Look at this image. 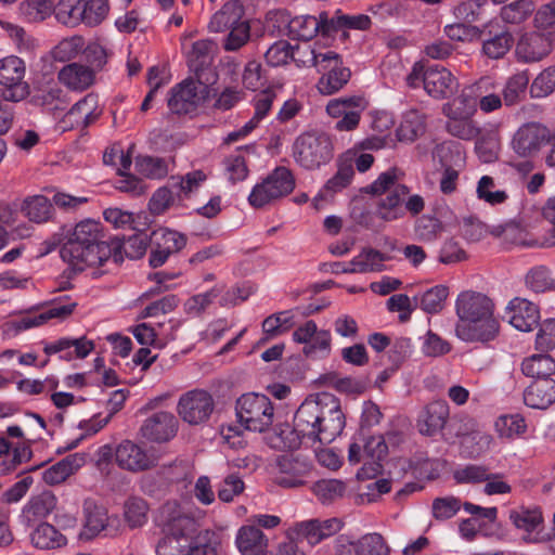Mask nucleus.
<instances>
[{"label":"nucleus","mask_w":555,"mask_h":555,"mask_svg":"<svg viewBox=\"0 0 555 555\" xmlns=\"http://www.w3.org/2000/svg\"><path fill=\"white\" fill-rule=\"evenodd\" d=\"M60 254L75 272H81L87 267L102 266L107 261L112 257V246L87 243L69 235L61 247Z\"/></svg>","instance_id":"423d86ee"},{"label":"nucleus","mask_w":555,"mask_h":555,"mask_svg":"<svg viewBox=\"0 0 555 555\" xmlns=\"http://www.w3.org/2000/svg\"><path fill=\"white\" fill-rule=\"evenodd\" d=\"M276 466L283 474L292 478L281 482V486H302L304 481L298 479L308 470V466L293 455H282L276 460Z\"/></svg>","instance_id":"c03bdc74"},{"label":"nucleus","mask_w":555,"mask_h":555,"mask_svg":"<svg viewBox=\"0 0 555 555\" xmlns=\"http://www.w3.org/2000/svg\"><path fill=\"white\" fill-rule=\"evenodd\" d=\"M190 69L194 74L193 80L198 87V91L206 99L209 94V87L215 85L218 80V74L215 68L211 66V63L203 66H198L197 64L189 65Z\"/></svg>","instance_id":"052dcab7"},{"label":"nucleus","mask_w":555,"mask_h":555,"mask_svg":"<svg viewBox=\"0 0 555 555\" xmlns=\"http://www.w3.org/2000/svg\"><path fill=\"white\" fill-rule=\"evenodd\" d=\"M31 544L39 550H55L67 544V538L53 525L41 521L30 532Z\"/></svg>","instance_id":"2f4dec72"},{"label":"nucleus","mask_w":555,"mask_h":555,"mask_svg":"<svg viewBox=\"0 0 555 555\" xmlns=\"http://www.w3.org/2000/svg\"><path fill=\"white\" fill-rule=\"evenodd\" d=\"M323 409L313 441L328 444L343 431L346 421L338 399L330 393H323Z\"/></svg>","instance_id":"9d476101"},{"label":"nucleus","mask_w":555,"mask_h":555,"mask_svg":"<svg viewBox=\"0 0 555 555\" xmlns=\"http://www.w3.org/2000/svg\"><path fill=\"white\" fill-rule=\"evenodd\" d=\"M70 236L83 240L87 243L109 244L105 240L101 223L91 219L77 223L70 233Z\"/></svg>","instance_id":"de8ad7c7"},{"label":"nucleus","mask_w":555,"mask_h":555,"mask_svg":"<svg viewBox=\"0 0 555 555\" xmlns=\"http://www.w3.org/2000/svg\"><path fill=\"white\" fill-rule=\"evenodd\" d=\"M533 11L532 4L528 0L514 1L501 9V18L509 24H519L524 22Z\"/></svg>","instance_id":"bf43d9fd"},{"label":"nucleus","mask_w":555,"mask_h":555,"mask_svg":"<svg viewBox=\"0 0 555 555\" xmlns=\"http://www.w3.org/2000/svg\"><path fill=\"white\" fill-rule=\"evenodd\" d=\"M52 204L43 195L27 197L22 205L24 215L36 223L48 221L52 216Z\"/></svg>","instance_id":"58836bf2"},{"label":"nucleus","mask_w":555,"mask_h":555,"mask_svg":"<svg viewBox=\"0 0 555 555\" xmlns=\"http://www.w3.org/2000/svg\"><path fill=\"white\" fill-rule=\"evenodd\" d=\"M457 79L452 73L441 66L434 65L426 68L424 89L433 98L447 99L457 90Z\"/></svg>","instance_id":"f3484780"},{"label":"nucleus","mask_w":555,"mask_h":555,"mask_svg":"<svg viewBox=\"0 0 555 555\" xmlns=\"http://www.w3.org/2000/svg\"><path fill=\"white\" fill-rule=\"evenodd\" d=\"M82 509L83 527L80 538L90 540L107 528L109 517L107 509L93 499H86Z\"/></svg>","instance_id":"412c9836"},{"label":"nucleus","mask_w":555,"mask_h":555,"mask_svg":"<svg viewBox=\"0 0 555 555\" xmlns=\"http://www.w3.org/2000/svg\"><path fill=\"white\" fill-rule=\"evenodd\" d=\"M235 413L238 424L249 431L266 433L274 423L273 403L264 395H242L235 402Z\"/></svg>","instance_id":"20e7f679"},{"label":"nucleus","mask_w":555,"mask_h":555,"mask_svg":"<svg viewBox=\"0 0 555 555\" xmlns=\"http://www.w3.org/2000/svg\"><path fill=\"white\" fill-rule=\"evenodd\" d=\"M550 141V131L538 122L521 126L513 138L514 151L522 157L532 156L540 147Z\"/></svg>","instance_id":"ddd939ff"},{"label":"nucleus","mask_w":555,"mask_h":555,"mask_svg":"<svg viewBox=\"0 0 555 555\" xmlns=\"http://www.w3.org/2000/svg\"><path fill=\"white\" fill-rule=\"evenodd\" d=\"M159 525L164 532L191 539L197 532V521L188 514L176 501L165 503L158 515Z\"/></svg>","instance_id":"9b49d317"},{"label":"nucleus","mask_w":555,"mask_h":555,"mask_svg":"<svg viewBox=\"0 0 555 555\" xmlns=\"http://www.w3.org/2000/svg\"><path fill=\"white\" fill-rule=\"evenodd\" d=\"M495 428L501 437L513 438L524 434L527 425L525 418L519 414L504 415L498 418Z\"/></svg>","instance_id":"680f3d73"},{"label":"nucleus","mask_w":555,"mask_h":555,"mask_svg":"<svg viewBox=\"0 0 555 555\" xmlns=\"http://www.w3.org/2000/svg\"><path fill=\"white\" fill-rule=\"evenodd\" d=\"M100 115L98 112V98L90 93L82 100L77 102L68 112V116H76L82 118L83 125L88 126L94 121Z\"/></svg>","instance_id":"864d4df0"},{"label":"nucleus","mask_w":555,"mask_h":555,"mask_svg":"<svg viewBox=\"0 0 555 555\" xmlns=\"http://www.w3.org/2000/svg\"><path fill=\"white\" fill-rule=\"evenodd\" d=\"M390 260V256L380 253L377 249L365 247L361 253L350 261L349 268H344L343 273H367L382 272L385 270V261Z\"/></svg>","instance_id":"c85d7f7f"},{"label":"nucleus","mask_w":555,"mask_h":555,"mask_svg":"<svg viewBox=\"0 0 555 555\" xmlns=\"http://www.w3.org/2000/svg\"><path fill=\"white\" fill-rule=\"evenodd\" d=\"M225 534L221 529H205L189 540V555H218L221 552Z\"/></svg>","instance_id":"bb28decb"},{"label":"nucleus","mask_w":555,"mask_h":555,"mask_svg":"<svg viewBox=\"0 0 555 555\" xmlns=\"http://www.w3.org/2000/svg\"><path fill=\"white\" fill-rule=\"evenodd\" d=\"M244 14L245 10L241 0H229L212 15L209 28L216 33L229 30L243 21Z\"/></svg>","instance_id":"7c9ffc66"},{"label":"nucleus","mask_w":555,"mask_h":555,"mask_svg":"<svg viewBox=\"0 0 555 555\" xmlns=\"http://www.w3.org/2000/svg\"><path fill=\"white\" fill-rule=\"evenodd\" d=\"M509 518L517 528L532 531L542 522V513L539 508L520 507L512 511Z\"/></svg>","instance_id":"6e6d98bb"},{"label":"nucleus","mask_w":555,"mask_h":555,"mask_svg":"<svg viewBox=\"0 0 555 555\" xmlns=\"http://www.w3.org/2000/svg\"><path fill=\"white\" fill-rule=\"evenodd\" d=\"M357 108H360V111H362L364 106L363 99L361 96L356 95L334 99L331 100L326 105V112L328 113L330 116L334 118H340V116L345 115L346 113L352 112Z\"/></svg>","instance_id":"338daca9"},{"label":"nucleus","mask_w":555,"mask_h":555,"mask_svg":"<svg viewBox=\"0 0 555 555\" xmlns=\"http://www.w3.org/2000/svg\"><path fill=\"white\" fill-rule=\"evenodd\" d=\"M485 80L481 79L477 85L466 87L462 90L461 94L452 102L446 103L443 106H449L452 109L462 113L463 115L472 116L477 106V91Z\"/></svg>","instance_id":"a18cd8bd"},{"label":"nucleus","mask_w":555,"mask_h":555,"mask_svg":"<svg viewBox=\"0 0 555 555\" xmlns=\"http://www.w3.org/2000/svg\"><path fill=\"white\" fill-rule=\"evenodd\" d=\"M250 37V25L246 20L230 28V33L224 41L227 51H236L242 48Z\"/></svg>","instance_id":"774afa93"},{"label":"nucleus","mask_w":555,"mask_h":555,"mask_svg":"<svg viewBox=\"0 0 555 555\" xmlns=\"http://www.w3.org/2000/svg\"><path fill=\"white\" fill-rule=\"evenodd\" d=\"M150 505L138 496L129 498L124 504V519L129 528L135 529L147 522Z\"/></svg>","instance_id":"e433bc0d"},{"label":"nucleus","mask_w":555,"mask_h":555,"mask_svg":"<svg viewBox=\"0 0 555 555\" xmlns=\"http://www.w3.org/2000/svg\"><path fill=\"white\" fill-rule=\"evenodd\" d=\"M212 410L214 400L205 390L189 391L178 402L179 415L191 425H197L207 421Z\"/></svg>","instance_id":"f8f14e48"},{"label":"nucleus","mask_w":555,"mask_h":555,"mask_svg":"<svg viewBox=\"0 0 555 555\" xmlns=\"http://www.w3.org/2000/svg\"><path fill=\"white\" fill-rule=\"evenodd\" d=\"M83 39L80 36L65 38L52 50V56L56 61L65 62L74 59L83 49Z\"/></svg>","instance_id":"0e129e2a"},{"label":"nucleus","mask_w":555,"mask_h":555,"mask_svg":"<svg viewBox=\"0 0 555 555\" xmlns=\"http://www.w3.org/2000/svg\"><path fill=\"white\" fill-rule=\"evenodd\" d=\"M551 51L552 41L550 36L537 31L522 35L515 50L518 59L526 63L541 61Z\"/></svg>","instance_id":"a211bd4d"},{"label":"nucleus","mask_w":555,"mask_h":555,"mask_svg":"<svg viewBox=\"0 0 555 555\" xmlns=\"http://www.w3.org/2000/svg\"><path fill=\"white\" fill-rule=\"evenodd\" d=\"M404 172L397 168H390L382 172L370 185L362 189L366 194L380 196L376 203V216L383 221L390 222L402 218L405 211L416 216L425 207L424 198L421 195H412L405 202L410 189L402 183Z\"/></svg>","instance_id":"f257e3e1"},{"label":"nucleus","mask_w":555,"mask_h":555,"mask_svg":"<svg viewBox=\"0 0 555 555\" xmlns=\"http://www.w3.org/2000/svg\"><path fill=\"white\" fill-rule=\"evenodd\" d=\"M323 406V393L315 399H306L295 413L293 429L288 425H274L273 430L280 439L274 446L296 449L301 444L302 438L313 440Z\"/></svg>","instance_id":"7ed1b4c3"},{"label":"nucleus","mask_w":555,"mask_h":555,"mask_svg":"<svg viewBox=\"0 0 555 555\" xmlns=\"http://www.w3.org/2000/svg\"><path fill=\"white\" fill-rule=\"evenodd\" d=\"M236 546L242 555H260L268 547V538L255 525L243 526L235 538Z\"/></svg>","instance_id":"c756f323"},{"label":"nucleus","mask_w":555,"mask_h":555,"mask_svg":"<svg viewBox=\"0 0 555 555\" xmlns=\"http://www.w3.org/2000/svg\"><path fill=\"white\" fill-rule=\"evenodd\" d=\"M319 33V24L315 16H295L287 23V35L292 39L311 40Z\"/></svg>","instance_id":"a19ab883"},{"label":"nucleus","mask_w":555,"mask_h":555,"mask_svg":"<svg viewBox=\"0 0 555 555\" xmlns=\"http://www.w3.org/2000/svg\"><path fill=\"white\" fill-rule=\"evenodd\" d=\"M189 539L180 538L170 532H165V537L156 546L157 555H189Z\"/></svg>","instance_id":"13d9d810"},{"label":"nucleus","mask_w":555,"mask_h":555,"mask_svg":"<svg viewBox=\"0 0 555 555\" xmlns=\"http://www.w3.org/2000/svg\"><path fill=\"white\" fill-rule=\"evenodd\" d=\"M360 555H389L390 547L380 533H365L359 538Z\"/></svg>","instance_id":"5fc2aeb1"},{"label":"nucleus","mask_w":555,"mask_h":555,"mask_svg":"<svg viewBox=\"0 0 555 555\" xmlns=\"http://www.w3.org/2000/svg\"><path fill=\"white\" fill-rule=\"evenodd\" d=\"M456 335L466 341H488L499 333V322L493 317L494 304L485 294L466 291L459 295Z\"/></svg>","instance_id":"f03ea898"},{"label":"nucleus","mask_w":555,"mask_h":555,"mask_svg":"<svg viewBox=\"0 0 555 555\" xmlns=\"http://www.w3.org/2000/svg\"><path fill=\"white\" fill-rule=\"evenodd\" d=\"M74 461L70 456L57 462L43 473V480L49 486H56L64 482L67 477L74 474Z\"/></svg>","instance_id":"69168bd1"},{"label":"nucleus","mask_w":555,"mask_h":555,"mask_svg":"<svg viewBox=\"0 0 555 555\" xmlns=\"http://www.w3.org/2000/svg\"><path fill=\"white\" fill-rule=\"evenodd\" d=\"M509 323L521 332H531L539 323L540 312L537 305L531 301L516 297L507 307Z\"/></svg>","instance_id":"aec40b11"},{"label":"nucleus","mask_w":555,"mask_h":555,"mask_svg":"<svg viewBox=\"0 0 555 555\" xmlns=\"http://www.w3.org/2000/svg\"><path fill=\"white\" fill-rule=\"evenodd\" d=\"M425 131V124L423 117L416 112H411L405 115L404 119L397 129V137L399 141H414Z\"/></svg>","instance_id":"8fccbe9b"},{"label":"nucleus","mask_w":555,"mask_h":555,"mask_svg":"<svg viewBox=\"0 0 555 555\" xmlns=\"http://www.w3.org/2000/svg\"><path fill=\"white\" fill-rule=\"evenodd\" d=\"M514 38L511 33L502 31L483 41V53L493 60L503 57L512 48Z\"/></svg>","instance_id":"49530a36"},{"label":"nucleus","mask_w":555,"mask_h":555,"mask_svg":"<svg viewBox=\"0 0 555 555\" xmlns=\"http://www.w3.org/2000/svg\"><path fill=\"white\" fill-rule=\"evenodd\" d=\"M526 405L544 410L555 402V380L542 378L534 380L524 392Z\"/></svg>","instance_id":"cd10ccee"},{"label":"nucleus","mask_w":555,"mask_h":555,"mask_svg":"<svg viewBox=\"0 0 555 555\" xmlns=\"http://www.w3.org/2000/svg\"><path fill=\"white\" fill-rule=\"evenodd\" d=\"M25 64L17 56L0 60V85L4 87L3 95L7 101L18 102L29 93V87L24 81Z\"/></svg>","instance_id":"1a4fd4ad"},{"label":"nucleus","mask_w":555,"mask_h":555,"mask_svg":"<svg viewBox=\"0 0 555 555\" xmlns=\"http://www.w3.org/2000/svg\"><path fill=\"white\" fill-rule=\"evenodd\" d=\"M337 167V172L325 183L323 191L319 194V197L325 198L327 193L335 194L350 184L354 175L352 159L339 158Z\"/></svg>","instance_id":"c9c22d12"},{"label":"nucleus","mask_w":555,"mask_h":555,"mask_svg":"<svg viewBox=\"0 0 555 555\" xmlns=\"http://www.w3.org/2000/svg\"><path fill=\"white\" fill-rule=\"evenodd\" d=\"M160 474L168 483L190 485L194 478L193 467L182 461L164 466Z\"/></svg>","instance_id":"3c124183"},{"label":"nucleus","mask_w":555,"mask_h":555,"mask_svg":"<svg viewBox=\"0 0 555 555\" xmlns=\"http://www.w3.org/2000/svg\"><path fill=\"white\" fill-rule=\"evenodd\" d=\"M293 156L302 168L318 169L333 158V142L325 133L305 132L295 140Z\"/></svg>","instance_id":"39448f33"},{"label":"nucleus","mask_w":555,"mask_h":555,"mask_svg":"<svg viewBox=\"0 0 555 555\" xmlns=\"http://www.w3.org/2000/svg\"><path fill=\"white\" fill-rule=\"evenodd\" d=\"M376 479L373 486H388L396 482L397 479L391 476L390 472H386L382 462L369 461L357 473V480L359 482Z\"/></svg>","instance_id":"79ce46f5"},{"label":"nucleus","mask_w":555,"mask_h":555,"mask_svg":"<svg viewBox=\"0 0 555 555\" xmlns=\"http://www.w3.org/2000/svg\"><path fill=\"white\" fill-rule=\"evenodd\" d=\"M555 91V66L542 70L530 86L532 98H545Z\"/></svg>","instance_id":"4d7b16f0"},{"label":"nucleus","mask_w":555,"mask_h":555,"mask_svg":"<svg viewBox=\"0 0 555 555\" xmlns=\"http://www.w3.org/2000/svg\"><path fill=\"white\" fill-rule=\"evenodd\" d=\"M53 13L56 20L67 26H75L82 22V0H60L54 5Z\"/></svg>","instance_id":"37998d69"},{"label":"nucleus","mask_w":555,"mask_h":555,"mask_svg":"<svg viewBox=\"0 0 555 555\" xmlns=\"http://www.w3.org/2000/svg\"><path fill=\"white\" fill-rule=\"evenodd\" d=\"M295 188V179L286 167H276L261 183L254 186L248 201L255 208L288 195Z\"/></svg>","instance_id":"6e6552de"},{"label":"nucleus","mask_w":555,"mask_h":555,"mask_svg":"<svg viewBox=\"0 0 555 555\" xmlns=\"http://www.w3.org/2000/svg\"><path fill=\"white\" fill-rule=\"evenodd\" d=\"M150 243L156 248H164L167 254H175L185 246L186 237L177 231L158 229L150 235Z\"/></svg>","instance_id":"ea45409f"},{"label":"nucleus","mask_w":555,"mask_h":555,"mask_svg":"<svg viewBox=\"0 0 555 555\" xmlns=\"http://www.w3.org/2000/svg\"><path fill=\"white\" fill-rule=\"evenodd\" d=\"M93 348L94 344L91 340H88L86 337L76 339L60 338L54 343L46 344L43 351L47 356L62 353V359L70 361L74 358H86L93 350Z\"/></svg>","instance_id":"a878e982"},{"label":"nucleus","mask_w":555,"mask_h":555,"mask_svg":"<svg viewBox=\"0 0 555 555\" xmlns=\"http://www.w3.org/2000/svg\"><path fill=\"white\" fill-rule=\"evenodd\" d=\"M178 425L179 422L171 412L159 411L143 422L140 433L146 440L162 443L177 435Z\"/></svg>","instance_id":"4468645a"},{"label":"nucleus","mask_w":555,"mask_h":555,"mask_svg":"<svg viewBox=\"0 0 555 555\" xmlns=\"http://www.w3.org/2000/svg\"><path fill=\"white\" fill-rule=\"evenodd\" d=\"M453 478L456 483L487 482V486H507L500 475L490 474L485 466L480 465L457 468L453 472Z\"/></svg>","instance_id":"473e14b6"},{"label":"nucleus","mask_w":555,"mask_h":555,"mask_svg":"<svg viewBox=\"0 0 555 555\" xmlns=\"http://www.w3.org/2000/svg\"><path fill=\"white\" fill-rule=\"evenodd\" d=\"M115 461L120 468L130 472L145 470L153 465L147 454L131 441H124L117 447Z\"/></svg>","instance_id":"b1692460"},{"label":"nucleus","mask_w":555,"mask_h":555,"mask_svg":"<svg viewBox=\"0 0 555 555\" xmlns=\"http://www.w3.org/2000/svg\"><path fill=\"white\" fill-rule=\"evenodd\" d=\"M521 371L534 380L551 378L555 373V360L548 354H533L522 361Z\"/></svg>","instance_id":"f704fd0d"},{"label":"nucleus","mask_w":555,"mask_h":555,"mask_svg":"<svg viewBox=\"0 0 555 555\" xmlns=\"http://www.w3.org/2000/svg\"><path fill=\"white\" fill-rule=\"evenodd\" d=\"M57 498L49 489H42L33 493L27 503L23 506L21 520L26 526H31L36 521L46 519L57 507Z\"/></svg>","instance_id":"dca6fc26"},{"label":"nucleus","mask_w":555,"mask_h":555,"mask_svg":"<svg viewBox=\"0 0 555 555\" xmlns=\"http://www.w3.org/2000/svg\"><path fill=\"white\" fill-rule=\"evenodd\" d=\"M35 105L49 109H63L66 103L64 91L56 81L40 83L31 96Z\"/></svg>","instance_id":"72a5a7b5"},{"label":"nucleus","mask_w":555,"mask_h":555,"mask_svg":"<svg viewBox=\"0 0 555 555\" xmlns=\"http://www.w3.org/2000/svg\"><path fill=\"white\" fill-rule=\"evenodd\" d=\"M107 0H82V23L94 26L100 24L108 13Z\"/></svg>","instance_id":"e2e57ef3"},{"label":"nucleus","mask_w":555,"mask_h":555,"mask_svg":"<svg viewBox=\"0 0 555 555\" xmlns=\"http://www.w3.org/2000/svg\"><path fill=\"white\" fill-rule=\"evenodd\" d=\"M54 10L52 0H23L20 4L21 14L29 22H41Z\"/></svg>","instance_id":"09e8293b"},{"label":"nucleus","mask_w":555,"mask_h":555,"mask_svg":"<svg viewBox=\"0 0 555 555\" xmlns=\"http://www.w3.org/2000/svg\"><path fill=\"white\" fill-rule=\"evenodd\" d=\"M442 112L448 118L446 122L448 133L465 141L479 138L481 129L477 122L472 119V116L463 115L449 106H443Z\"/></svg>","instance_id":"5701e85b"},{"label":"nucleus","mask_w":555,"mask_h":555,"mask_svg":"<svg viewBox=\"0 0 555 555\" xmlns=\"http://www.w3.org/2000/svg\"><path fill=\"white\" fill-rule=\"evenodd\" d=\"M150 243V235L145 232H137L127 238L114 237L111 242L112 257L116 263L122 261L121 250L130 259H140L144 256Z\"/></svg>","instance_id":"4be33fe9"},{"label":"nucleus","mask_w":555,"mask_h":555,"mask_svg":"<svg viewBox=\"0 0 555 555\" xmlns=\"http://www.w3.org/2000/svg\"><path fill=\"white\" fill-rule=\"evenodd\" d=\"M448 295L449 289L447 286L437 285L422 295L420 307L427 313H437L442 310Z\"/></svg>","instance_id":"603ef678"},{"label":"nucleus","mask_w":555,"mask_h":555,"mask_svg":"<svg viewBox=\"0 0 555 555\" xmlns=\"http://www.w3.org/2000/svg\"><path fill=\"white\" fill-rule=\"evenodd\" d=\"M529 83L527 72H519L512 75L505 82L502 90V96L506 106L518 104L525 96Z\"/></svg>","instance_id":"4c0bfd02"},{"label":"nucleus","mask_w":555,"mask_h":555,"mask_svg":"<svg viewBox=\"0 0 555 555\" xmlns=\"http://www.w3.org/2000/svg\"><path fill=\"white\" fill-rule=\"evenodd\" d=\"M57 78L69 90L81 92L94 83L95 74L89 66L73 62L59 72Z\"/></svg>","instance_id":"393cba45"},{"label":"nucleus","mask_w":555,"mask_h":555,"mask_svg":"<svg viewBox=\"0 0 555 555\" xmlns=\"http://www.w3.org/2000/svg\"><path fill=\"white\" fill-rule=\"evenodd\" d=\"M450 418V406L446 400L429 402L418 418V430L422 435L434 436L444 429Z\"/></svg>","instance_id":"6ab92c4d"},{"label":"nucleus","mask_w":555,"mask_h":555,"mask_svg":"<svg viewBox=\"0 0 555 555\" xmlns=\"http://www.w3.org/2000/svg\"><path fill=\"white\" fill-rule=\"evenodd\" d=\"M302 53L309 57L311 65L315 66L320 73H326L318 82L321 93L333 94L349 81L351 72L348 67L341 66L340 55L336 52L315 53L314 50L307 49Z\"/></svg>","instance_id":"0eeeda50"},{"label":"nucleus","mask_w":555,"mask_h":555,"mask_svg":"<svg viewBox=\"0 0 555 555\" xmlns=\"http://www.w3.org/2000/svg\"><path fill=\"white\" fill-rule=\"evenodd\" d=\"M204 100L193 77H189L170 90L167 104L172 114L181 115L195 111Z\"/></svg>","instance_id":"2eb2a0df"}]
</instances>
